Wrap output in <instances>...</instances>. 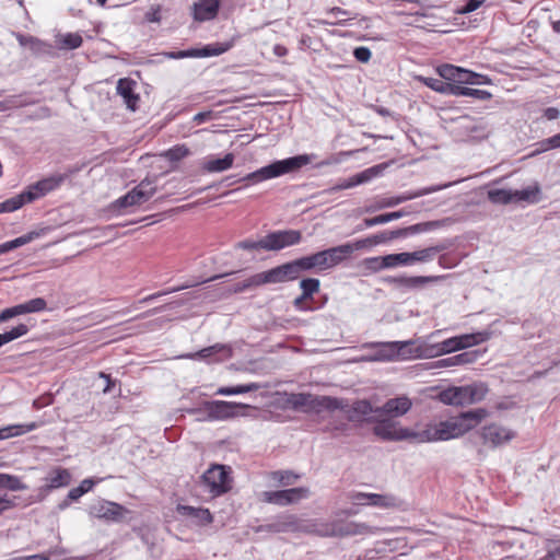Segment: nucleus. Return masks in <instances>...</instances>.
<instances>
[{
    "label": "nucleus",
    "instance_id": "1",
    "mask_svg": "<svg viewBox=\"0 0 560 560\" xmlns=\"http://www.w3.org/2000/svg\"><path fill=\"white\" fill-rule=\"evenodd\" d=\"M269 528L275 533H306L315 534L322 537H348L358 535H374L378 532L377 527L365 523L335 518L332 521L324 520H303L294 514H283L278 516Z\"/></svg>",
    "mask_w": 560,
    "mask_h": 560
},
{
    "label": "nucleus",
    "instance_id": "2",
    "mask_svg": "<svg viewBox=\"0 0 560 560\" xmlns=\"http://www.w3.org/2000/svg\"><path fill=\"white\" fill-rule=\"evenodd\" d=\"M486 416V409L479 408L462 412L438 423H428L424 429L417 430V443L457 439L474 429Z\"/></svg>",
    "mask_w": 560,
    "mask_h": 560
},
{
    "label": "nucleus",
    "instance_id": "3",
    "mask_svg": "<svg viewBox=\"0 0 560 560\" xmlns=\"http://www.w3.org/2000/svg\"><path fill=\"white\" fill-rule=\"evenodd\" d=\"M312 156L308 154H300L283 160H278L269 165L262 166L234 182H246V186L259 184L265 180L280 177L285 174L294 173L303 166L310 164Z\"/></svg>",
    "mask_w": 560,
    "mask_h": 560
},
{
    "label": "nucleus",
    "instance_id": "4",
    "mask_svg": "<svg viewBox=\"0 0 560 560\" xmlns=\"http://www.w3.org/2000/svg\"><path fill=\"white\" fill-rule=\"evenodd\" d=\"M250 406L225 400L203 401L198 409L188 410L191 415H200L199 420L203 421H224L236 417L245 416L243 410Z\"/></svg>",
    "mask_w": 560,
    "mask_h": 560
},
{
    "label": "nucleus",
    "instance_id": "5",
    "mask_svg": "<svg viewBox=\"0 0 560 560\" xmlns=\"http://www.w3.org/2000/svg\"><path fill=\"white\" fill-rule=\"evenodd\" d=\"M488 393L482 383H472L464 386H450L439 394L440 400L451 406H468L481 401Z\"/></svg>",
    "mask_w": 560,
    "mask_h": 560
},
{
    "label": "nucleus",
    "instance_id": "6",
    "mask_svg": "<svg viewBox=\"0 0 560 560\" xmlns=\"http://www.w3.org/2000/svg\"><path fill=\"white\" fill-rule=\"evenodd\" d=\"M445 249L444 245H434L412 253L404 252L388 254L381 257V268L390 269L398 266H411L416 262H430L439 253Z\"/></svg>",
    "mask_w": 560,
    "mask_h": 560
},
{
    "label": "nucleus",
    "instance_id": "7",
    "mask_svg": "<svg viewBox=\"0 0 560 560\" xmlns=\"http://www.w3.org/2000/svg\"><path fill=\"white\" fill-rule=\"evenodd\" d=\"M373 433L384 441H411L417 443V430L401 427L399 422L375 412Z\"/></svg>",
    "mask_w": 560,
    "mask_h": 560
},
{
    "label": "nucleus",
    "instance_id": "8",
    "mask_svg": "<svg viewBox=\"0 0 560 560\" xmlns=\"http://www.w3.org/2000/svg\"><path fill=\"white\" fill-rule=\"evenodd\" d=\"M287 402L294 410L314 413L335 411V408L339 406L338 398L330 396H314L306 393L291 394L288 397Z\"/></svg>",
    "mask_w": 560,
    "mask_h": 560
},
{
    "label": "nucleus",
    "instance_id": "9",
    "mask_svg": "<svg viewBox=\"0 0 560 560\" xmlns=\"http://www.w3.org/2000/svg\"><path fill=\"white\" fill-rule=\"evenodd\" d=\"M231 468L224 465H212L201 476L200 486L212 498L228 492L232 487Z\"/></svg>",
    "mask_w": 560,
    "mask_h": 560
},
{
    "label": "nucleus",
    "instance_id": "10",
    "mask_svg": "<svg viewBox=\"0 0 560 560\" xmlns=\"http://www.w3.org/2000/svg\"><path fill=\"white\" fill-rule=\"evenodd\" d=\"M79 168H70L67 173L60 174L56 173L49 175L32 185H30L25 189V196H27L30 202L37 200L47 194L59 188L63 182L73 173L78 172Z\"/></svg>",
    "mask_w": 560,
    "mask_h": 560
},
{
    "label": "nucleus",
    "instance_id": "11",
    "mask_svg": "<svg viewBox=\"0 0 560 560\" xmlns=\"http://www.w3.org/2000/svg\"><path fill=\"white\" fill-rule=\"evenodd\" d=\"M395 343L397 361L432 359L430 343L425 342L422 339L395 341Z\"/></svg>",
    "mask_w": 560,
    "mask_h": 560
},
{
    "label": "nucleus",
    "instance_id": "12",
    "mask_svg": "<svg viewBox=\"0 0 560 560\" xmlns=\"http://www.w3.org/2000/svg\"><path fill=\"white\" fill-rule=\"evenodd\" d=\"M311 491L306 487L290 488L285 490L265 491L261 493V501L279 506H287L307 499Z\"/></svg>",
    "mask_w": 560,
    "mask_h": 560
},
{
    "label": "nucleus",
    "instance_id": "13",
    "mask_svg": "<svg viewBox=\"0 0 560 560\" xmlns=\"http://www.w3.org/2000/svg\"><path fill=\"white\" fill-rule=\"evenodd\" d=\"M339 406L335 410H341L347 419L351 422H369L371 423L376 412L372 404L366 399L355 400L349 405L343 399H338Z\"/></svg>",
    "mask_w": 560,
    "mask_h": 560
},
{
    "label": "nucleus",
    "instance_id": "14",
    "mask_svg": "<svg viewBox=\"0 0 560 560\" xmlns=\"http://www.w3.org/2000/svg\"><path fill=\"white\" fill-rule=\"evenodd\" d=\"M156 191L154 180L145 178L141 180L135 188L128 191L125 196L116 200V206L119 208H128L140 206L147 202Z\"/></svg>",
    "mask_w": 560,
    "mask_h": 560
},
{
    "label": "nucleus",
    "instance_id": "15",
    "mask_svg": "<svg viewBox=\"0 0 560 560\" xmlns=\"http://www.w3.org/2000/svg\"><path fill=\"white\" fill-rule=\"evenodd\" d=\"M264 237L266 250L278 252L299 244L302 241V233L298 230H280L270 232Z\"/></svg>",
    "mask_w": 560,
    "mask_h": 560
},
{
    "label": "nucleus",
    "instance_id": "16",
    "mask_svg": "<svg viewBox=\"0 0 560 560\" xmlns=\"http://www.w3.org/2000/svg\"><path fill=\"white\" fill-rule=\"evenodd\" d=\"M480 436L483 444L491 447H499L516 436V432L499 423H490L481 429Z\"/></svg>",
    "mask_w": 560,
    "mask_h": 560
},
{
    "label": "nucleus",
    "instance_id": "17",
    "mask_svg": "<svg viewBox=\"0 0 560 560\" xmlns=\"http://www.w3.org/2000/svg\"><path fill=\"white\" fill-rule=\"evenodd\" d=\"M452 185V183H447V184H443V185H434V186H429V187H424V188H420L413 192H405L400 196H397V197H388V198H384L382 199V201H380L377 203V206L375 207H370L366 209L368 212H372V211H375L377 209H382V208H390V207H395V206H398L405 201H408V200H411V199H416V198H419V197H422V196H425V195H429V194H432V192H435V191H439V190H442L444 188H447Z\"/></svg>",
    "mask_w": 560,
    "mask_h": 560
},
{
    "label": "nucleus",
    "instance_id": "18",
    "mask_svg": "<svg viewBox=\"0 0 560 560\" xmlns=\"http://www.w3.org/2000/svg\"><path fill=\"white\" fill-rule=\"evenodd\" d=\"M395 341L387 342H368L363 348H373V353L362 355L359 361L362 362H395L397 352L395 351Z\"/></svg>",
    "mask_w": 560,
    "mask_h": 560
},
{
    "label": "nucleus",
    "instance_id": "19",
    "mask_svg": "<svg viewBox=\"0 0 560 560\" xmlns=\"http://www.w3.org/2000/svg\"><path fill=\"white\" fill-rule=\"evenodd\" d=\"M350 255L351 249L350 247L345 246V244L317 252L316 256L318 260V269L325 270L332 268L343 261Z\"/></svg>",
    "mask_w": 560,
    "mask_h": 560
},
{
    "label": "nucleus",
    "instance_id": "20",
    "mask_svg": "<svg viewBox=\"0 0 560 560\" xmlns=\"http://www.w3.org/2000/svg\"><path fill=\"white\" fill-rule=\"evenodd\" d=\"M232 357V348L229 345L215 343L201 349L200 351L185 355L194 360H203L208 363L222 362Z\"/></svg>",
    "mask_w": 560,
    "mask_h": 560
},
{
    "label": "nucleus",
    "instance_id": "21",
    "mask_svg": "<svg viewBox=\"0 0 560 560\" xmlns=\"http://www.w3.org/2000/svg\"><path fill=\"white\" fill-rule=\"evenodd\" d=\"M296 277L294 275L291 262H285L283 265L271 268L267 271L258 272V278L256 281L264 284H275V283H283L288 281L295 280Z\"/></svg>",
    "mask_w": 560,
    "mask_h": 560
},
{
    "label": "nucleus",
    "instance_id": "22",
    "mask_svg": "<svg viewBox=\"0 0 560 560\" xmlns=\"http://www.w3.org/2000/svg\"><path fill=\"white\" fill-rule=\"evenodd\" d=\"M378 174H380V166H373V167L366 168L358 174H354L353 176H351L349 178L338 182L335 186L328 188L326 190V192L331 194L335 191L350 189L355 186L366 184L370 180H372L374 177H376Z\"/></svg>",
    "mask_w": 560,
    "mask_h": 560
},
{
    "label": "nucleus",
    "instance_id": "23",
    "mask_svg": "<svg viewBox=\"0 0 560 560\" xmlns=\"http://www.w3.org/2000/svg\"><path fill=\"white\" fill-rule=\"evenodd\" d=\"M46 306L47 303L43 298L32 299L25 303L3 310L0 313V323L19 315L42 312L46 308Z\"/></svg>",
    "mask_w": 560,
    "mask_h": 560
},
{
    "label": "nucleus",
    "instance_id": "24",
    "mask_svg": "<svg viewBox=\"0 0 560 560\" xmlns=\"http://www.w3.org/2000/svg\"><path fill=\"white\" fill-rule=\"evenodd\" d=\"M128 511L120 504L110 501H101L91 508V514L97 518L118 522Z\"/></svg>",
    "mask_w": 560,
    "mask_h": 560
},
{
    "label": "nucleus",
    "instance_id": "25",
    "mask_svg": "<svg viewBox=\"0 0 560 560\" xmlns=\"http://www.w3.org/2000/svg\"><path fill=\"white\" fill-rule=\"evenodd\" d=\"M412 407L410 398L407 396H400L390 398L382 407H376L378 416H386L389 418H398L406 415Z\"/></svg>",
    "mask_w": 560,
    "mask_h": 560
},
{
    "label": "nucleus",
    "instance_id": "26",
    "mask_svg": "<svg viewBox=\"0 0 560 560\" xmlns=\"http://www.w3.org/2000/svg\"><path fill=\"white\" fill-rule=\"evenodd\" d=\"M219 8V0H199L194 4V19L198 22L213 20L218 14Z\"/></svg>",
    "mask_w": 560,
    "mask_h": 560
},
{
    "label": "nucleus",
    "instance_id": "27",
    "mask_svg": "<svg viewBox=\"0 0 560 560\" xmlns=\"http://www.w3.org/2000/svg\"><path fill=\"white\" fill-rule=\"evenodd\" d=\"M136 82L133 80L124 78L117 82V93L122 97L127 107L131 110H136L138 107L139 95L135 93Z\"/></svg>",
    "mask_w": 560,
    "mask_h": 560
},
{
    "label": "nucleus",
    "instance_id": "28",
    "mask_svg": "<svg viewBox=\"0 0 560 560\" xmlns=\"http://www.w3.org/2000/svg\"><path fill=\"white\" fill-rule=\"evenodd\" d=\"M177 511L180 515L191 518L195 524L199 526L208 525L212 523L213 520L208 509L178 505Z\"/></svg>",
    "mask_w": 560,
    "mask_h": 560
},
{
    "label": "nucleus",
    "instance_id": "29",
    "mask_svg": "<svg viewBox=\"0 0 560 560\" xmlns=\"http://www.w3.org/2000/svg\"><path fill=\"white\" fill-rule=\"evenodd\" d=\"M541 200V189L538 183H534L523 189L514 190V203L535 205Z\"/></svg>",
    "mask_w": 560,
    "mask_h": 560
},
{
    "label": "nucleus",
    "instance_id": "30",
    "mask_svg": "<svg viewBox=\"0 0 560 560\" xmlns=\"http://www.w3.org/2000/svg\"><path fill=\"white\" fill-rule=\"evenodd\" d=\"M445 276H415V277H399L394 278L393 282L400 288L417 289L425 283L438 282L443 280Z\"/></svg>",
    "mask_w": 560,
    "mask_h": 560
},
{
    "label": "nucleus",
    "instance_id": "31",
    "mask_svg": "<svg viewBox=\"0 0 560 560\" xmlns=\"http://www.w3.org/2000/svg\"><path fill=\"white\" fill-rule=\"evenodd\" d=\"M430 350L432 351V358L441 357L447 353L463 350V345L459 341L458 336L451 337L438 343H430Z\"/></svg>",
    "mask_w": 560,
    "mask_h": 560
},
{
    "label": "nucleus",
    "instance_id": "32",
    "mask_svg": "<svg viewBox=\"0 0 560 560\" xmlns=\"http://www.w3.org/2000/svg\"><path fill=\"white\" fill-rule=\"evenodd\" d=\"M476 357L471 352H463L450 358L441 359L431 363L432 369H445L456 365L469 364L475 361Z\"/></svg>",
    "mask_w": 560,
    "mask_h": 560
},
{
    "label": "nucleus",
    "instance_id": "33",
    "mask_svg": "<svg viewBox=\"0 0 560 560\" xmlns=\"http://www.w3.org/2000/svg\"><path fill=\"white\" fill-rule=\"evenodd\" d=\"M39 428L38 422L10 424L0 429V440L15 438L32 432Z\"/></svg>",
    "mask_w": 560,
    "mask_h": 560
},
{
    "label": "nucleus",
    "instance_id": "34",
    "mask_svg": "<svg viewBox=\"0 0 560 560\" xmlns=\"http://www.w3.org/2000/svg\"><path fill=\"white\" fill-rule=\"evenodd\" d=\"M234 154L226 153L222 159H209L202 165V168L209 173H220L232 167Z\"/></svg>",
    "mask_w": 560,
    "mask_h": 560
},
{
    "label": "nucleus",
    "instance_id": "35",
    "mask_svg": "<svg viewBox=\"0 0 560 560\" xmlns=\"http://www.w3.org/2000/svg\"><path fill=\"white\" fill-rule=\"evenodd\" d=\"M70 480V472L65 468L58 467L49 472L48 477L46 478V485L49 489H57L68 486Z\"/></svg>",
    "mask_w": 560,
    "mask_h": 560
},
{
    "label": "nucleus",
    "instance_id": "36",
    "mask_svg": "<svg viewBox=\"0 0 560 560\" xmlns=\"http://www.w3.org/2000/svg\"><path fill=\"white\" fill-rule=\"evenodd\" d=\"M492 335L493 332L490 329H485L477 332L459 335L458 337L460 343L463 345V349H467L488 341Z\"/></svg>",
    "mask_w": 560,
    "mask_h": 560
},
{
    "label": "nucleus",
    "instance_id": "37",
    "mask_svg": "<svg viewBox=\"0 0 560 560\" xmlns=\"http://www.w3.org/2000/svg\"><path fill=\"white\" fill-rule=\"evenodd\" d=\"M294 271L296 279L300 277L302 272L310 271L312 269H318V260L316 253L298 258L295 260L290 261Z\"/></svg>",
    "mask_w": 560,
    "mask_h": 560
},
{
    "label": "nucleus",
    "instance_id": "38",
    "mask_svg": "<svg viewBox=\"0 0 560 560\" xmlns=\"http://www.w3.org/2000/svg\"><path fill=\"white\" fill-rule=\"evenodd\" d=\"M453 96H465L472 97L479 101H488L492 97V94L486 90L472 89L455 84Z\"/></svg>",
    "mask_w": 560,
    "mask_h": 560
},
{
    "label": "nucleus",
    "instance_id": "39",
    "mask_svg": "<svg viewBox=\"0 0 560 560\" xmlns=\"http://www.w3.org/2000/svg\"><path fill=\"white\" fill-rule=\"evenodd\" d=\"M16 39L22 47L31 49L34 54H44L49 48L47 44L30 35L16 34Z\"/></svg>",
    "mask_w": 560,
    "mask_h": 560
},
{
    "label": "nucleus",
    "instance_id": "40",
    "mask_svg": "<svg viewBox=\"0 0 560 560\" xmlns=\"http://www.w3.org/2000/svg\"><path fill=\"white\" fill-rule=\"evenodd\" d=\"M231 48L229 43H215L206 45L202 48H195V58L220 56Z\"/></svg>",
    "mask_w": 560,
    "mask_h": 560
},
{
    "label": "nucleus",
    "instance_id": "41",
    "mask_svg": "<svg viewBox=\"0 0 560 560\" xmlns=\"http://www.w3.org/2000/svg\"><path fill=\"white\" fill-rule=\"evenodd\" d=\"M259 388H261V385L258 383L241 384L236 386H221L217 389L215 394L222 396H231L258 390Z\"/></svg>",
    "mask_w": 560,
    "mask_h": 560
},
{
    "label": "nucleus",
    "instance_id": "42",
    "mask_svg": "<svg viewBox=\"0 0 560 560\" xmlns=\"http://www.w3.org/2000/svg\"><path fill=\"white\" fill-rule=\"evenodd\" d=\"M420 81L425 86L430 88L431 90H433L435 92H439V93H442V94H446V95H453V91H454L455 84H452L450 82H445L444 80L438 79V78L421 77Z\"/></svg>",
    "mask_w": 560,
    "mask_h": 560
},
{
    "label": "nucleus",
    "instance_id": "43",
    "mask_svg": "<svg viewBox=\"0 0 560 560\" xmlns=\"http://www.w3.org/2000/svg\"><path fill=\"white\" fill-rule=\"evenodd\" d=\"M400 505V501L393 494H378L372 493L369 506H377L382 509L397 508Z\"/></svg>",
    "mask_w": 560,
    "mask_h": 560
},
{
    "label": "nucleus",
    "instance_id": "44",
    "mask_svg": "<svg viewBox=\"0 0 560 560\" xmlns=\"http://www.w3.org/2000/svg\"><path fill=\"white\" fill-rule=\"evenodd\" d=\"M488 199L497 205L514 203V190L505 188L490 189L488 191Z\"/></svg>",
    "mask_w": 560,
    "mask_h": 560
},
{
    "label": "nucleus",
    "instance_id": "45",
    "mask_svg": "<svg viewBox=\"0 0 560 560\" xmlns=\"http://www.w3.org/2000/svg\"><path fill=\"white\" fill-rule=\"evenodd\" d=\"M455 131L460 137L470 136L478 130L475 119L470 116H460L454 120Z\"/></svg>",
    "mask_w": 560,
    "mask_h": 560
},
{
    "label": "nucleus",
    "instance_id": "46",
    "mask_svg": "<svg viewBox=\"0 0 560 560\" xmlns=\"http://www.w3.org/2000/svg\"><path fill=\"white\" fill-rule=\"evenodd\" d=\"M82 36L79 33H66L57 36V44L60 49H77L82 45Z\"/></svg>",
    "mask_w": 560,
    "mask_h": 560
},
{
    "label": "nucleus",
    "instance_id": "47",
    "mask_svg": "<svg viewBox=\"0 0 560 560\" xmlns=\"http://www.w3.org/2000/svg\"><path fill=\"white\" fill-rule=\"evenodd\" d=\"M0 488L11 491L25 490L26 486L16 476L0 472Z\"/></svg>",
    "mask_w": 560,
    "mask_h": 560
},
{
    "label": "nucleus",
    "instance_id": "48",
    "mask_svg": "<svg viewBox=\"0 0 560 560\" xmlns=\"http://www.w3.org/2000/svg\"><path fill=\"white\" fill-rule=\"evenodd\" d=\"M299 477V475L290 470H277L270 474V478L283 487L294 485Z\"/></svg>",
    "mask_w": 560,
    "mask_h": 560
},
{
    "label": "nucleus",
    "instance_id": "49",
    "mask_svg": "<svg viewBox=\"0 0 560 560\" xmlns=\"http://www.w3.org/2000/svg\"><path fill=\"white\" fill-rule=\"evenodd\" d=\"M320 282L316 278H307L303 279L300 282V288L302 290L303 299L311 300L312 296L319 291Z\"/></svg>",
    "mask_w": 560,
    "mask_h": 560
},
{
    "label": "nucleus",
    "instance_id": "50",
    "mask_svg": "<svg viewBox=\"0 0 560 560\" xmlns=\"http://www.w3.org/2000/svg\"><path fill=\"white\" fill-rule=\"evenodd\" d=\"M560 540L556 537L546 539L547 553L538 560H560ZM559 544V545H557Z\"/></svg>",
    "mask_w": 560,
    "mask_h": 560
},
{
    "label": "nucleus",
    "instance_id": "51",
    "mask_svg": "<svg viewBox=\"0 0 560 560\" xmlns=\"http://www.w3.org/2000/svg\"><path fill=\"white\" fill-rule=\"evenodd\" d=\"M190 153L189 149L185 144L174 145L163 153V156L171 162H178Z\"/></svg>",
    "mask_w": 560,
    "mask_h": 560
},
{
    "label": "nucleus",
    "instance_id": "52",
    "mask_svg": "<svg viewBox=\"0 0 560 560\" xmlns=\"http://www.w3.org/2000/svg\"><path fill=\"white\" fill-rule=\"evenodd\" d=\"M28 202H30V200H28L27 196H25V190H24L21 194L4 200L2 202V205H3V208H5V212H13Z\"/></svg>",
    "mask_w": 560,
    "mask_h": 560
},
{
    "label": "nucleus",
    "instance_id": "53",
    "mask_svg": "<svg viewBox=\"0 0 560 560\" xmlns=\"http://www.w3.org/2000/svg\"><path fill=\"white\" fill-rule=\"evenodd\" d=\"M234 248L243 249V250H259V249L266 250L265 237H261L257 241L244 240V241L237 242L234 245Z\"/></svg>",
    "mask_w": 560,
    "mask_h": 560
},
{
    "label": "nucleus",
    "instance_id": "54",
    "mask_svg": "<svg viewBox=\"0 0 560 560\" xmlns=\"http://www.w3.org/2000/svg\"><path fill=\"white\" fill-rule=\"evenodd\" d=\"M436 70H438L439 75L445 82L455 83L457 72H458V67L445 63V65H441L440 67H438Z\"/></svg>",
    "mask_w": 560,
    "mask_h": 560
},
{
    "label": "nucleus",
    "instance_id": "55",
    "mask_svg": "<svg viewBox=\"0 0 560 560\" xmlns=\"http://www.w3.org/2000/svg\"><path fill=\"white\" fill-rule=\"evenodd\" d=\"M94 486V482L91 479H84L79 487L72 488L68 493L69 500H78L81 498L84 493L90 491L92 487Z\"/></svg>",
    "mask_w": 560,
    "mask_h": 560
},
{
    "label": "nucleus",
    "instance_id": "56",
    "mask_svg": "<svg viewBox=\"0 0 560 560\" xmlns=\"http://www.w3.org/2000/svg\"><path fill=\"white\" fill-rule=\"evenodd\" d=\"M28 332V326L25 324H20L16 327L12 328L9 331L2 334V339L4 345L11 342Z\"/></svg>",
    "mask_w": 560,
    "mask_h": 560
},
{
    "label": "nucleus",
    "instance_id": "57",
    "mask_svg": "<svg viewBox=\"0 0 560 560\" xmlns=\"http://www.w3.org/2000/svg\"><path fill=\"white\" fill-rule=\"evenodd\" d=\"M257 278H258V273H255V275L250 276L248 279L244 280L243 282L236 283L233 287V292L240 293V292H244L252 288L260 287L261 283L256 281Z\"/></svg>",
    "mask_w": 560,
    "mask_h": 560
},
{
    "label": "nucleus",
    "instance_id": "58",
    "mask_svg": "<svg viewBox=\"0 0 560 560\" xmlns=\"http://www.w3.org/2000/svg\"><path fill=\"white\" fill-rule=\"evenodd\" d=\"M371 494L372 493H365V492H350L348 494V499L354 505H369Z\"/></svg>",
    "mask_w": 560,
    "mask_h": 560
},
{
    "label": "nucleus",
    "instance_id": "59",
    "mask_svg": "<svg viewBox=\"0 0 560 560\" xmlns=\"http://www.w3.org/2000/svg\"><path fill=\"white\" fill-rule=\"evenodd\" d=\"M345 246L350 247L351 254H352L354 250H360L365 247H372L375 245H374L373 236H369L366 238L358 240L353 243H346Z\"/></svg>",
    "mask_w": 560,
    "mask_h": 560
},
{
    "label": "nucleus",
    "instance_id": "60",
    "mask_svg": "<svg viewBox=\"0 0 560 560\" xmlns=\"http://www.w3.org/2000/svg\"><path fill=\"white\" fill-rule=\"evenodd\" d=\"M190 287H191V284H183V285H179V287H176V288H172V289H168V290H165V291H162V292H158V293H154V294H151V295H148V296L143 298L142 300H140V303L144 304V303L153 301L154 299L160 298L162 295H166V294H170V293L178 292V291H182V290L190 288Z\"/></svg>",
    "mask_w": 560,
    "mask_h": 560
},
{
    "label": "nucleus",
    "instance_id": "61",
    "mask_svg": "<svg viewBox=\"0 0 560 560\" xmlns=\"http://www.w3.org/2000/svg\"><path fill=\"white\" fill-rule=\"evenodd\" d=\"M38 236L36 232H30L11 241L13 249L28 244Z\"/></svg>",
    "mask_w": 560,
    "mask_h": 560
},
{
    "label": "nucleus",
    "instance_id": "62",
    "mask_svg": "<svg viewBox=\"0 0 560 560\" xmlns=\"http://www.w3.org/2000/svg\"><path fill=\"white\" fill-rule=\"evenodd\" d=\"M353 56L358 61L365 63L371 59L372 52L370 48L365 46H360L354 48Z\"/></svg>",
    "mask_w": 560,
    "mask_h": 560
},
{
    "label": "nucleus",
    "instance_id": "63",
    "mask_svg": "<svg viewBox=\"0 0 560 560\" xmlns=\"http://www.w3.org/2000/svg\"><path fill=\"white\" fill-rule=\"evenodd\" d=\"M195 48L179 51L164 52V56L168 59H183V58H195Z\"/></svg>",
    "mask_w": 560,
    "mask_h": 560
},
{
    "label": "nucleus",
    "instance_id": "64",
    "mask_svg": "<svg viewBox=\"0 0 560 560\" xmlns=\"http://www.w3.org/2000/svg\"><path fill=\"white\" fill-rule=\"evenodd\" d=\"M378 224H384L382 214L376 215L374 218H366L363 220L362 224L358 225L355 231H363L364 229L372 228Z\"/></svg>",
    "mask_w": 560,
    "mask_h": 560
}]
</instances>
